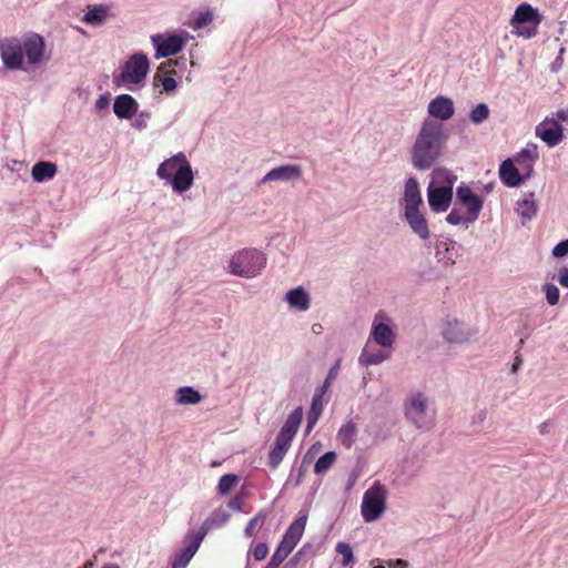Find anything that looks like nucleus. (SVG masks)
I'll return each mask as SVG.
<instances>
[{"mask_svg": "<svg viewBox=\"0 0 568 568\" xmlns=\"http://www.w3.org/2000/svg\"><path fill=\"white\" fill-rule=\"evenodd\" d=\"M395 338L396 335L390 325V320L384 312H378L374 316L367 344L373 341L383 348H390L395 343Z\"/></svg>", "mask_w": 568, "mask_h": 568, "instance_id": "obj_10", "label": "nucleus"}, {"mask_svg": "<svg viewBox=\"0 0 568 568\" xmlns=\"http://www.w3.org/2000/svg\"><path fill=\"white\" fill-rule=\"evenodd\" d=\"M201 537L190 531L185 538V546L174 554L171 559V568H186L202 544Z\"/></svg>", "mask_w": 568, "mask_h": 568, "instance_id": "obj_14", "label": "nucleus"}, {"mask_svg": "<svg viewBox=\"0 0 568 568\" xmlns=\"http://www.w3.org/2000/svg\"><path fill=\"white\" fill-rule=\"evenodd\" d=\"M290 554V551L277 546L275 552L271 557V560L264 568H278L281 564L288 557Z\"/></svg>", "mask_w": 568, "mask_h": 568, "instance_id": "obj_42", "label": "nucleus"}, {"mask_svg": "<svg viewBox=\"0 0 568 568\" xmlns=\"http://www.w3.org/2000/svg\"><path fill=\"white\" fill-rule=\"evenodd\" d=\"M440 245L445 246V255L443 256L445 263L449 265L455 264V255L453 254L454 245L449 246L447 243H442Z\"/></svg>", "mask_w": 568, "mask_h": 568, "instance_id": "obj_47", "label": "nucleus"}, {"mask_svg": "<svg viewBox=\"0 0 568 568\" xmlns=\"http://www.w3.org/2000/svg\"><path fill=\"white\" fill-rule=\"evenodd\" d=\"M487 192L491 190V184L486 186Z\"/></svg>", "mask_w": 568, "mask_h": 568, "instance_id": "obj_63", "label": "nucleus"}, {"mask_svg": "<svg viewBox=\"0 0 568 568\" xmlns=\"http://www.w3.org/2000/svg\"><path fill=\"white\" fill-rule=\"evenodd\" d=\"M291 308L305 312L311 306V297L306 290L302 286L290 290L285 297Z\"/></svg>", "mask_w": 568, "mask_h": 568, "instance_id": "obj_24", "label": "nucleus"}, {"mask_svg": "<svg viewBox=\"0 0 568 568\" xmlns=\"http://www.w3.org/2000/svg\"><path fill=\"white\" fill-rule=\"evenodd\" d=\"M296 545L297 541L288 539L287 536L284 535L278 546L292 552Z\"/></svg>", "mask_w": 568, "mask_h": 568, "instance_id": "obj_49", "label": "nucleus"}, {"mask_svg": "<svg viewBox=\"0 0 568 568\" xmlns=\"http://www.w3.org/2000/svg\"><path fill=\"white\" fill-rule=\"evenodd\" d=\"M373 568H385V567H384V566H382V565H378V566H375V567H373Z\"/></svg>", "mask_w": 568, "mask_h": 568, "instance_id": "obj_64", "label": "nucleus"}, {"mask_svg": "<svg viewBox=\"0 0 568 568\" xmlns=\"http://www.w3.org/2000/svg\"><path fill=\"white\" fill-rule=\"evenodd\" d=\"M447 136L444 124L426 118L409 151L410 164L418 171L429 170L442 156Z\"/></svg>", "mask_w": 568, "mask_h": 568, "instance_id": "obj_2", "label": "nucleus"}, {"mask_svg": "<svg viewBox=\"0 0 568 568\" xmlns=\"http://www.w3.org/2000/svg\"><path fill=\"white\" fill-rule=\"evenodd\" d=\"M550 429H551V425L549 422H542L539 426H538V430H539V434L540 435H547L550 433Z\"/></svg>", "mask_w": 568, "mask_h": 568, "instance_id": "obj_53", "label": "nucleus"}, {"mask_svg": "<svg viewBox=\"0 0 568 568\" xmlns=\"http://www.w3.org/2000/svg\"><path fill=\"white\" fill-rule=\"evenodd\" d=\"M429 119L440 123L449 120L455 113V106L452 99L443 95L434 98L427 106Z\"/></svg>", "mask_w": 568, "mask_h": 568, "instance_id": "obj_17", "label": "nucleus"}, {"mask_svg": "<svg viewBox=\"0 0 568 568\" xmlns=\"http://www.w3.org/2000/svg\"><path fill=\"white\" fill-rule=\"evenodd\" d=\"M529 155H530L529 150H523V151L520 152V154H519V159H520V158H526V156H529Z\"/></svg>", "mask_w": 568, "mask_h": 568, "instance_id": "obj_60", "label": "nucleus"}, {"mask_svg": "<svg viewBox=\"0 0 568 568\" xmlns=\"http://www.w3.org/2000/svg\"><path fill=\"white\" fill-rule=\"evenodd\" d=\"M490 111L486 103L477 104L469 114V119L474 124H480L489 118Z\"/></svg>", "mask_w": 568, "mask_h": 568, "instance_id": "obj_38", "label": "nucleus"}, {"mask_svg": "<svg viewBox=\"0 0 568 568\" xmlns=\"http://www.w3.org/2000/svg\"><path fill=\"white\" fill-rule=\"evenodd\" d=\"M213 20V14L210 11L199 13L190 23L189 27L193 30H200Z\"/></svg>", "mask_w": 568, "mask_h": 568, "instance_id": "obj_41", "label": "nucleus"}, {"mask_svg": "<svg viewBox=\"0 0 568 568\" xmlns=\"http://www.w3.org/2000/svg\"><path fill=\"white\" fill-rule=\"evenodd\" d=\"M323 329V326L320 324V323H315L313 324L312 326V331L315 333V334H320Z\"/></svg>", "mask_w": 568, "mask_h": 568, "instance_id": "obj_55", "label": "nucleus"}, {"mask_svg": "<svg viewBox=\"0 0 568 568\" xmlns=\"http://www.w3.org/2000/svg\"><path fill=\"white\" fill-rule=\"evenodd\" d=\"M396 566L398 568H406L407 567V561L403 560V559H397L396 560Z\"/></svg>", "mask_w": 568, "mask_h": 568, "instance_id": "obj_56", "label": "nucleus"}, {"mask_svg": "<svg viewBox=\"0 0 568 568\" xmlns=\"http://www.w3.org/2000/svg\"><path fill=\"white\" fill-rule=\"evenodd\" d=\"M139 104L130 94H120L113 103V112L120 119H131L138 111Z\"/></svg>", "mask_w": 568, "mask_h": 568, "instance_id": "obj_23", "label": "nucleus"}, {"mask_svg": "<svg viewBox=\"0 0 568 568\" xmlns=\"http://www.w3.org/2000/svg\"><path fill=\"white\" fill-rule=\"evenodd\" d=\"M332 378H328V376L326 377L325 382H324V385L323 387L321 388L320 392H323V394L325 393L326 388L328 387L329 383H331Z\"/></svg>", "mask_w": 568, "mask_h": 568, "instance_id": "obj_58", "label": "nucleus"}, {"mask_svg": "<svg viewBox=\"0 0 568 568\" xmlns=\"http://www.w3.org/2000/svg\"><path fill=\"white\" fill-rule=\"evenodd\" d=\"M57 173V165L52 162L40 161L32 166L31 175L33 181L43 182L51 180Z\"/></svg>", "mask_w": 568, "mask_h": 568, "instance_id": "obj_29", "label": "nucleus"}, {"mask_svg": "<svg viewBox=\"0 0 568 568\" xmlns=\"http://www.w3.org/2000/svg\"><path fill=\"white\" fill-rule=\"evenodd\" d=\"M454 192L448 189H436L428 185L427 197L428 204L433 212H446L452 203Z\"/></svg>", "mask_w": 568, "mask_h": 568, "instance_id": "obj_20", "label": "nucleus"}, {"mask_svg": "<svg viewBox=\"0 0 568 568\" xmlns=\"http://www.w3.org/2000/svg\"><path fill=\"white\" fill-rule=\"evenodd\" d=\"M521 364V361L519 358H516L515 363L513 364V372L515 373Z\"/></svg>", "mask_w": 568, "mask_h": 568, "instance_id": "obj_59", "label": "nucleus"}, {"mask_svg": "<svg viewBox=\"0 0 568 568\" xmlns=\"http://www.w3.org/2000/svg\"><path fill=\"white\" fill-rule=\"evenodd\" d=\"M487 418V410L486 409H480L478 410L471 418V424L473 425H481Z\"/></svg>", "mask_w": 568, "mask_h": 568, "instance_id": "obj_48", "label": "nucleus"}, {"mask_svg": "<svg viewBox=\"0 0 568 568\" xmlns=\"http://www.w3.org/2000/svg\"><path fill=\"white\" fill-rule=\"evenodd\" d=\"M45 51L43 37L34 32L0 40L1 61L11 71H34L47 61Z\"/></svg>", "mask_w": 568, "mask_h": 568, "instance_id": "obj_1", "label": "nucleus"}, {"mask_svg": "<svg viewBox=\"0 0 568 568\" xmlns=\"http://www.w3.org/2000/svg\"><path fill=\"white\" fill-rule=\"evenodd\" d=\"M103 568H120V567L115 564H112V565L104 566Z\"/></svg>", "mask_w": 568, "mask_h": 568, "instance_id": "obj_61", "label": "nucleus"}, {"mask_svg": "<svg viewBox=\"0 0 568 568\" xmlns=\"http://www.w3.org/2000/svg\"><path fill=\"white\" fill-rule=\"evenodd\" d=\"M532 169L529 165V170L525 174H520L519 170L515 166L510 159L505 160L499 168V176L501 182L508 187H517L523 181L530 176Z\"/></svg>", "mask_w": 568, "mask_h": 568, "instance_id": "obj_19", "label": "nucleus"}, {"mask_svg": "<svg viewBox=\"0 0 568 568\" xmlns=\"http://www.w3.org/2000/svg\"><path fill=\"white\" fill-rule=\"evenodd\" d=\"M389 358V354L385 353L383 351H378L375 353H371L368 351V344L363 348L358 362L362 366H372V365H378L383 362L387 361Z\"/></svg>", "mask_w": 568, "mask_h": 568, "instance_id": "obj_31", "label": "nucleus"}, {"mask_svg": "<svg viewBox=\"0 0 568 568\" xmlns=\"http://www.w3.org/2000/svg\"><path fill=\"white\" fill-rule=\"evenodd\" d=\"M442 334L450 344H464L470 342L477 334V329L455 317H447Z\"/></svg>", "mask_w": 568, "mask_h": 568, "instance_id": "obj_11", "label": "nucleus"}, {"mask_svg": "<svg viewBox=\"0 0 568 568\" xmlns=\"http://www.w3.org/2000/svg\"><path fill=\"white\" fill-rule=\"evenodd\" d=\"M428 404V396L422 392H415L407 396L404 403V415L416 428H429L432 416Z\"/></svg>", "mask_w": 568, "mask_h": 568, "instance_id": "obj_8", "label": "nucleus"}, {"mask_svg": "<svg viewBox=\"0 0 568 568\" xmlns=\"http://www.w3.org/2000/svg\"><path fill=\"white\" fill-rule=\"evenodd\" d=\"M267 517V513L265 510H260L246 525L244 529V535L248 538L254 537L257 530L263 526L265 519Z\"/></svg>", "mask_w": 568, "mask_h": 568, "instance_id": "obj_33", "label": "nucleus"}, {"mask_svg": "<svg viewBox=\"0 0 568 568\" xmlns=\"http://www.w3.org/2000/svg\"><path fill=\"white\" fill-rule=\"evenodd\" d=\"M536 135L549 148L557 146L564 140L562 126L554 118H546L535 130Z\"/></svg>", "mask_w": 568, "mask_h": 568, "instance_id": "obj_13", "label": "nucleus"}, {"mask_svg": "<svg viewBox=\"0 0 568 568\" xmlns=\"http://www.w3.org/2000/svg\"><path fill=\"white\" fill-rule=\"evenodd\" d=\"M136 126H139V128H143V126H144V124H143L142 122H138V123H136Z\"/></svg>", "mask_w": 568, "mask_h": 568, "instance_id": "obj_62", "label": "nucleus"}, {"mask_svg": "<svg viewBox=\"0 0 568 568\" xmlns=\"http://www.w3.org/2000/svg\"><path fill=\"white\" fill-rule=\"evenodd\" d=\"M159 81L162 84L163 91L166 92V93H172L178 88V82L172 77H164L162 79H159Z\"/></svg>", "mask_w": 568, "mask_h": 568, "instance_id": "obj_45", "label": "nucleus"}, {"mask_svg": "<svg viewBox=\"0 0 568 568\" xmlns=\"http://www.w3.org/2000/svg\"><path fill=\"white\" fill-rule=\"evenodd\" d=\"M551 253H552V256L557 257V258L567 256L568 255V239L557 243L554 246Z\"/></svg>", "mask_w": 568, "mask_h": 568, "instance_id": "obj_43", "label": "nucleus"}, {"mask_svg": "<svg viewBox=\"0 0 568 568\" xmlns=\"http://www.w3.org/2000/svg\"><path fill=\"white\" fill-rule=\"evenodd\" d=\"M268 554V547L265 542H258L253 549V557L256 561L264 560Z\"/></svg>", "mask_w": 568, "mask_h": 568, "instance_id": "obj_44", "label": "nucleus"}, {"mask_svg": "<svg viewBox=\"0 0 568 568\" xmlns=\"http://www.w3.org/2000/svg\"><path fill=\"white\" fill-rule=\"evenodd\" d=\"M229 520V513L222 508L216 509L204 520L200 529L193 532L203 540L210 530L224 526Z\"/></svg>", "mask_w": 568, "mask_h": 568, "instance_id": "obj_22", "label": "nucleus"}, {"mask_svg": "<svg viewBox=\"0 0 568 568\" xmlns=\"http://www.w3.org/2000/svg\"><path fill=\"white\" fill-rule=\"evenodd\" d=\"M387 490L381 481H375L363 495L361 511L366 523L382 517L386 509Z\"/></svg>", "mask_w": 568, "mask_h": 568, "instance_id": "obj_7", "label": "nucleus"}, {"mask_svg": "<svg viewBox=\"0 0 568 568\" xmlns=\"http://www.w3.org/2000/svg\"><path fill=\"white\" fill-rule=\"evenodd\" d=\"M336 454L334 452H327L321 456L314 466V473L317 475L326 473L335 463Z\"/></svg>", "mask_w": 568, "mask_h": 568, "instance_id": "obj_35", "label": "nucleus"}, {"mask_svg": "<svg viewBox=\"0 0 568 568\" xmlns=\"http://www.w3.org/2000/svg\"><path fill=\"white\" fill-rule=\"evenodd\" d=\"M357 436V426L352 420H346L337 432V440L347 449H349L355 443Z\"/></svg>", "mask_w": 568, "mask_h": 568, "instance_id": "obj_28", "label": "nucleus"}, {"mask_svg": "<svg viewBox=\"0 0 568 568\" xmlns=\"http://www.w3.org/2000/svg\"><path fill=\"white\" fill-rule=\"evenodd\" d=\"M535 194L532 192L525 194L523 200L516 202L515 211L524 220H531L538 211V205L534 200Z\"/></svg>", "mask_w": 568, "mask_h": 568, "instance_id": "obj_27", "label": "nucleus"}, {"mask_svg": "<svg viewBox=\"0 0 568 568\" xmlns=\"http://www.w3.org/2000/svg\"><path fill=\"white\" fill-rule=\"evenodd\" d=\"M404 210L420 209L423 197L419 184L415 178H408L404 186Z\"/></svg>", "mask_w": 568, "mask_h": 568, "instance_id": "obj_21", "label": "nucleus"}, {"mask_svg": "<svg viewBox=\"0 0 568 568\" xmlns=\"http://www.w3.org/2000/svg\"><path fill=\"white\" fill-rule=\"evenodd\" d=\"M446 221L452 225H469L476 222L475 220H469V215L467 213H463L456 207L448 213Z\"/></svg>", "mask_w": 568, "mask_h": 568, "instance_id": "obj_36", "label": "nucleus"}, {"mask_svg": "<svg viewBox=\"0 0 568 568\" xmlns=\"http://www.w3.org/2000/svg\"><path fill=\"white\" fill-rule=\"evenodd\" d=\"M266 261V255L262 251L244 248L232 255L229 271L240 277L253 278L262 273Z\"/></svg>", "mask_w": 568, "mask_h": 568, "instance_id": "obj_5", "label": "nucleus"}, {"mask_svg": "<svg viewBox=\"0 0 568 568\" xmlns=\"http://www.w3.org/2000/svg\"><path fill=\"white\" fill-rule=\"evenodd\" d=\"M151 42L155 49V58L161 59L178 54L186 40L174 33H156L151 36Z\"/></svg>", "mask_w": 568, "mask_h": 568, "instance_id": "obj_12", "label": "nucleus"}, {"mask_svg": "<svg viewBox=\"0 0 568 568\" xmlns=\"http://www.w3.org/2000/svg\"><path fill=\"white\" fill-rule=\"evenodd\" d=\"M242 496L236 495L229 501V507L235 511H240L242 509Z\"/></svg>", "mask_w": 568, "mask_h": 568, "instance_id": "obj_50", "label": "nucleus"}, {"mask_svg": "<svg viewBox=\"0 0 568 568\" xmlns=\"http://www.w3.org/2000/svg\"><path fill=\"white\" fill-rule=\"evenodd\" d=\"M557 281L562 287L568 288V267L567 266H562L558 270Z\"/></svg>", "mask_w": 568, "mask_h": 568, "instance_id": "obj_46", "label": "nucleus"}, {"mask_svg": "<svg viewBox=\"0 0 568 568\" xmlns=\"http://www.w3.org/2000/svg\"><path fill=\"white\" fill-rule=\"evenodd\" d=\"M150 70V61L144 53H134L124 62L119 79L123 84L133 90L132 85L142 84Z\"/></svg>", "mask_w": 568, "mask_h": 568, "instance_id": "obj_9", "label": "nucleus"}, {"mask_svg": "<svg viewBox=\"0 0 568 568\" xmlns=\"http://www.w3.org/2000/svg\"><path fill=\"white\" fill-rule=\"evenodd\" d=\"M456 197L459 203L466 207L469 220L477 221L484 206V201L471 189L462 183L456 191Z\"/></svg>", "mask_w": 568, "mask_h": 568, "instance_id": "obj_15", "label": "nucleus"}, {"mask_svg": "<svg viewBox=\"0 0 568 568\" xmlns=\"http://www.w3.org/2000/svg\"><path fill=\"white\" fill-rule=\"evenodd\" d=\"M203 399L199 390L192 386H182L175 393V403L178 405H196Z\"/></svg>", "mask_w": 568, "mask_h": 568, "instance_id": "obj_30", "label": "nucleus"}, {"mask_svg": "<svg viewBox=\"0 0 568 568\" xmlns=\"http://www.w3.org/2000/svg\"><path fill=\"white\" fill-rule=\"evenodd\" d=\"M540 22L541 16L538 10L526 2L516 8L515 14L510 20L513 33L524 39L534 38L537 34Z\"/></svg>", "mask_w": 568, "mask_h": 568, "instance_id": "obj_6", "label": "nucleus"}, {"mask_svg": "<svg viewBox=\"0 0 568 568\" xmlns=\"http://www.w3.org/2000/svg\"><path fill=\"white\" fill-rule=\"evenodd\" d=\"M332 378H328V376L326 377L325 382H324V385L323 387L321 388L320 392H323V394L325 393L326 388L328 387L329 383H331Z\"/></svg>", "mask_w": 568, "mask_h": 568, "instance_id": "obj_57", "label": "nucleus"}, {"mask_svg": "<svg viewBox=\"0 0 568 568\" xmlns=\"http://www.w3.org/2000/svg\"><path fill=\"white\" fill-rule=\"evenodd\" d=\"M111 16L110 7L105 4H98L89 8L82 18V21L93 27H100L104 24Z\"/></svg>", "mask_w": 568, "mask_h": 568, "instance_id": "obj_26", "label": "nucleus"}, {"mask_svg": "<svg viewBox=\"0 0 568 568\" xmlns=\"http://www.w3.org/2000/svg\"><path fill=\"white\" fill-rule=\"evenodd\" d=\"M156 175L160 180L168 182L172 190L179 194L189 191L194 182L191 163L183 152L164 160L158 166Z\"/></svg>", "mask_w": 568, "mask_h": 568, "instance_id": "obj_3", "label": "nucleus"}, {"mask_svg": "<svg viewBox=\"0 0 568 568\" xmlns=\"http://www.w3.org/2000/svg\"><path fill=\"white\" fill-rule=\"evenodd\" d=\"M305 525L306 516L300 517L290 525L284 535L287 536L288 539H293L298 542L303 536Z\"/></svg>", "mask_w": 568, "mask_h": 568, "instance_id": "obj_34", "label": "nucleus"}, {"mask_svg": "<svg viewBox=\"0 0 568 568\" xmlns=\"http://www.w3.org/2000/svg\"><path fill=\"white\" fill-rule=\"evenodd\" d=\"M404 216L415 235L423 241L429 240L430 231L428 222L419 209L404 210Z\"/></svg>", "mask_w": 568, "mask_h": 568, "instance_id": "obj_18", "label": "nucleus"}, {"mask_svg": "<svg viewBox=\"0 0 568 568\" xmlns=\"http://www.w3.org/2000/svg\"><path fill=\"white\" fill-rule=\"evenodd\" d=\"M551 118L560 122H567L568 123V110H558Z\"/></svg>", "mask_w": 568, "mask_h": 568, "instance_id": "obj_52", "label": "nucleus"}, {"mask_svg": "<svg viewBox=\"0 0 568 568\" xmlns=\"http://www.w3.org/2000/svg\"><path fill=\"white\" fill-rule=\"evenodd\" d=\"M338 369H339V361H337V362L334 364V366L329 369V372H328V374H327V375H328V378L334 379V378L336 377V375H337Z\"/></svg>", "mask_w": 568, "mask_h": 568, "instance_id": "obj_54", "label": "nucleus"}, {"mask_svg": "<svg viewBox=\"0 0 568 568\" xmlns=\"http://www.w3.org/2000/svg\"><path fill=\"white\" fill-rule=\"evenodd\" d=\"M542 292L545 293L546 301L550 306H555L559 303L560 292L555 284L545 283L542 285Z\"/></svg>", "mask_w": 568, "mask_h": 568, "instance_id": "obj_39", "label": "nucleus"}, {"mask_svg": "<svg viewBox=\"0 0 568 568\" xmlns=\"http://www.w3.org/2000/svg\"><path fill=\"white\" fill-rule=\"evenodd\" d=\"M303 169L297 164H284L268 171L261 180V184L268 182H294L302 178Z\"/></svg>", "mask_w": 568, "mask_h": 568, "instance_id": "obj_16", "label": "nucleus"}, {"mask_svg": "<svg viewBox=\"0 0 568 568\" xmlns=\"http://www.w3.org/2000/svg\"><path fill=\"white\" fill-rule=\"evenodd\" d=\"M457 176L445 168H436L432 171L430 182L428 185H434L436 189H448L453 191Z\"/></svg>", "mask_w": 568, "mask_h": 568, "instance_id": "obj_25", "label": "nucleus"}, {"mask_svg": "<svg viewBox=\"0 0 568 568\" xmlns=\"http://www.w3.org/2000/svg\"><path fill=\"white\" fill-rule=\"evenodd\" d=\"M239 476L234 474H226L223 475L220 478L219 485H217V491L220 495L224 496L227 495L239 483Z\"/></svg>", "mask_w": 568, "mask_h": 568, "instance_id": "obj_37", "label": "nucleus"}, {"mask_svg": "<svg viewBox=\"0 0 568 568\" xmlns=\"http://www.w3.org/2000/svg\"><path fill=\"white\" fill-rule=\"evenodd\" d=\"M303 419V408L296 407L286 418L280 433L276 436L274 447L268 455V466L276 469L283 462Z\"/></svg>", "mask_w": 568, "mask_h": 568, "instance_id": "obj_4", "label": "nucleus"}, {"mask_svg": "<svg viewBox=\"0 0 568 568\" xmlns=\"http://www.w3.org/2000/svg\"><path fill=\"white\" fill-rule=\"evenodd\" d=\"M323 412V392L313 396L312 406L307 416V428L311 429L318 420Z\"/></svg>", "mask_w": 568, "mask_h": 568, "instance_id": "obj_32", "label": "nucleus"}, {"mask_svg": "<svg viewBox=\"0 0 568 568\" xmlns=\"http://www.w3.org/2000/svg\"><path fill=\"white\" fill-rule=\"evenodd\" d=\"M110 99L108 95H100L99 99L95 102V109L101 111L109 106Z\"/></svg>", "mask_w": 568, "mask_h": 568, "instance_id": "obj_51", "label": "nucleus"}, {"mask_svg": "<svg viewBox=\"0 0 568 568\" xmlns=\"http://www.w3.org/2000/svg\"><path fill=\"white\" fill-rule=\"evenodd\" d=\"M335 550L338 555L342 556V565L348 566L354 561V552L352 547L343 541L337 542Z\"/></svg>", "mask_w": 568, "mask_h": 568, "instance_id": "obj_40", "label": "nucleus"}]
</instances>
